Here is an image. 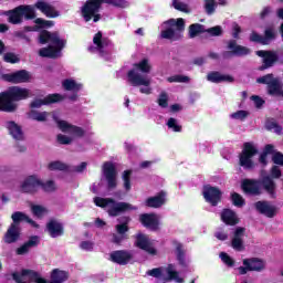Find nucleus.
Instances as JSON below:
<instances>
[{
    "label": "nucleus",
    "instance_id": "6e6552de",
    "mask_svg": "<svg viewBox=\"0 0 283 283\" xmlns=\"http://www.w3.org/2000/svg\"><path fill=\"white\" fill-rule=\"evenodd\" d=\"M254 156H258V148L253 143L245 142L239 154V166L243 167L247 171L255 169V161H253Z\"/></svg>",
    "mask_w": 283,
    "mask_h": 283
},
{
    "label": "nucleus",
    "instance_id": "473e14b6",
    "mask_svg": "<svg viewBox=\"0 0 283 283\" xmlns=\"http://www.w3.org/2000/svg\"><path fill=\"white\" fill-rule=\"evenodd\" d=\"M7 129L14 140H23V130L14 120L7 122Z\"/></svg>",
    "mask_w": 283,
    "mask_h": 283
},
{
    "label": "nucleus",
    "instance_id": "a211bd4d",
    "mask_svg": "<svg viewBox=\"0 0 283 283\" xmlns=\"http://www.w3.org/2000/svg\"><path fill=\"white\" fill-rule=\"evenodd\" d=\"M254 209L265 218H275L277 216V207L271 205L268 200H260L254 203Z\"/></svg>",
    "mask_w": 283,
    "mask_h": 283
},
{
    "label": "nucleus",
    "instance_id": "cd10ccee",
    "mask_svg": "<svg viewBox=\"0 0 283 283\" xmlns=\"http://www.w3.org/2000/svg\"><path fill=\"white\" fill-rule=\"evenodd\" d=\"M12 223L11 226L17 227L18 229H21V222H28L29 224H32V227H38L36 221L30 219L28 214L21 212V211H15L11 216Z\"/></svg>",
    "mask_w": 283,
    "mask_h": 283
},
{
    "label": "nucleus",
    "instance_id": "f03ea898",
    "mask_svg": "<svg viewBox=\"0 0 283 283\" xmlns=\"http://www.w3.org/2000/svg\"><path fill=\"white\" fill-rule=\"evenodd\" d=\"M30 90L21 86H10L4 92L0 93V112L7 114H14L19 109L21 101H28L30 97Z\"/></svg>",
    "mask_w": 283,
    "mask_h": 283
},
{
    "label": "nucleus",
    "instance_id": "680f3d73",
    "mask_svg": "<svg viewBox=\"0 0 283 283\" xmlns=\"http://www.w3.org/2000/svg\"><path fill=\"white\" fill-rule=\"evenodd\" d=\"M250 41L252 43H260L261 45H264V35H261L260 33L252 31L250 34Z\"/></svg>",
    "mask_w": 283,
    "mask_h": 283
},
{
    "label": "nucleus",
    "instance_id": "f8f14e48",
    "mask_svg": "<svg viewBox=\"0 0 283 283\" xmlns=\"http://www.w3.org/2000/svg\"><path fill=\"white\" fill-rule=\"evenodd\" d=\"M202 196L206 202L211 205V207H218V205L222 202V190L216 186H203Z\"/></svg>",
    "mask_w": 283,
    "mask_h": 283
},
{
    "label": "nucleus",
    "instance_id": "de8ad7c7",
    "mask_svg": "<svg viewBox=\"0 0 283 283\" xmlns=\"http://www.w3.org/2000/svg\"><path fill=\"white\" fill-rule=\"evenodd\" d=\"M62 85L66 92H78L81 90V84H77L74 80H64Z\"/></svg>",
    "mask_w": 283,
    "mask_h": 283
},
{
    "label": "nucleus",
    "instance_id": "338daca9",
    "mask_svg": "<svg viewBox=\"0 0 283 283\" xmlns=\"http://www.w3.org/2000/svg\"><path fill=\"white\" fill-rule=\"evenodd\" d=\"M272 163H274V165H280L281 167H283V154L280 151L274 153L272 156Z\"/></svg>",
    "mask_w": 283,
    "mask_h": 283
},
{
    "label": "nucleus",
    "instance_id": "aec40b11",
    "mask_svg": "<svg viewBox=\"0 0 283 283\" xmlns=\"http://www.w3.org/2000/svg\"><path fill=\"white\" fill-rule=\"evenodd\" d=\"M64 96L59 93H53L46 95L43 99H34L31 102L30 107L32 109H39V107H43V105H54V103H61L64 101Z\"/></svg>",
    "mask_w": 283,
    "mask_h": 283
},
{
    "label": "nucleus",
    "instance_id": "7ed1b4c3",
    "mask_svg": "<svg viewBox=\"0 0 283 283\" xmlns=\"http://www.w3.org/2000/svg\"><path fill=\"white\" fill-rule=\"evenodd\" d=\"M103 3H108V6H114L115 8H126L127 1L125 0H86L81 7V17L85 23H98L103 15L99 14L103 9Z\"/></svg>",
    "mask_w": 283,
    "mask_h": 283
},
{
    "label": "nucleus",
    "instance_id": "a878e982",
    "mask_svg": "<svg viewBox=\"0 0 283 283\" xmlns=\"http://www.w3.org/2000/svg\"><path fill=\"white\" fill-rule=\"evenodd\" d=\"M35 8L40 10L42 14H45L48 19H56V17L61 14L53 6L49 4L45 1H38L35 3Z\"/></svg>",
    "mask_w": 283,
    "mask_h": 283
},
{
    "label": "nucleus",
    "instance_id": "0e129e2a",
    "mask_svg": "<svg viewBox=\"0 0 283 283\" xmlns=\"http://www.w3.org/2000/svg\"><path fill=\"white\" fill-rule=\"evenodd\" d=\"M56 140L60 145H72V137H69L67 135L59 134Z\"/></svg>",
    "mask_w": 283,
    "mask_h": 283
},
{
    "label": "nucleus",
    "instance_id": "09e8293b",
    "mask_svg": "<svg viewBox=\"0 0 283 283\" xmlns=\"http://www.w3.org/2000/svg\"><path fill=\"white\" fill-rule=\"evenodd\" d=\"M4 63H11V65H14L15 63H21V57L12 52H7L3 55Z\"/></svg>",
    "mask_w": 283,
    "mask_h": 283
},
{
    "label": "nucleus",
    "instance_id": "4468645a",
    "mask_svg": "<svg viewBox=\"0 0 283 283\" xmlns=\"http://www.w3.org/2000/svg\"><path fill=\"white\" fill-rule=\"evenodd\" d=\"M139 222L148 231H160V218L154 212L139 214Z\"/></svg>",
    "mask_w": 283,
    "mask_h": 283
},
{
    "label": "nucleus",
    "instance_id": "864d4df0",
    "mask_svg": "<svg viewBox=\"0 0 283 283\" xmlns=\"http://www.w3.org/2000/svg\"><path fill=\"white\" fill-rule=\"evenodd\" d=\"M168 83H189L191 81L187 75H172L167 77Z\"/></svg>",
    "mask_w": 283,
    "mask_h": 283
},
{
    "label": "nucleus",
    "instance_id": "79ce46f5",
    "mask_svg": "<svg viewBox=\"0 0 283 283\" xmlns=\"http://www.w3.org/2000/svg\"><path fill=\"white\" fill-rule=\"evenodd\" d=\"M48 169L50 171H70V166H67V164L62 163V161H51L48 165Z\"/></svg>",
    "mask_w": 283,
    "mask_h": 283
},
{
    "label": "nucleus",
    "instance_id": "3c124183",
    "mask_svg": "<svg viewBox=\"0 0 283 283\" xmlns=\"http://www.w3.org/2000/svg\"><path fill=\"white\" fill-rule=\"evenodd\" d=\"M124 189L126 191L132 190V170H125L123 172Z\"/></svg>",
    "mask_w": 283,
    "mask_h": 283
},
{
    "label": "nucleus",
    "instance_id": "2f4dec72",
    "mask_svg": "<svg viewBox=\"0 0 283 283\" xmlns=\"http://www.w3.org/2000/svg\"><path fill=\"white\" fill-rule=\"evenodd\" d=\"M221 220L224 222V224H228V227H235L240 222V219H238V214H235V211L231 209H223L221 212Z\"/></svg>",
    "mask_w": 283,
    "mask_h": 283
},
{
    "label": "nucleus",
    "instance_id": "ddd939ff",
    "mask_svg": "<svg viewBox=\"0 0 283 283\" xmlns=\"http://www.w3.org/2000/svg\"><path fill=\"white\" fill-rule=\"evenodd\" d=\"M256 56L263 59V64L259 67L260 72H264V70H269V67H273L275 63H280V55L276 51H256Z\"/></svg>",
    "mask_w": 283,
    "mask_h": 283
},
{
    "label": "nucleus",
    "instance_id": "5701e85b",
    "mask_svg": "<svg viewBox=\"0 0 283 283\" xmlns=\"http://www.w3.org/2000/svg\"><path fill=\"white\" fill-rule=\"evenodd\" d=\"M50 280H40V283H65L70 280V272L61 269H53L51 271Z\"/></svg>",
    "mask_w": 283,
    "mask_h": 283
},
{
    "label": "nucleus",
    "instance_id": "9b49d317",
    "mask_svg": "<svg viewBox=\"0 0 283 283\" xmlns=\"http://www.w3.org/2000/svg\"><path fill=\"white\" fill-rule=\"evenodd\" d=\"M103 174L104 178L107 182V189L112 191V189H116L118 187V171L116 170V166L112 161H105L103 164Z\"/></svg>",
    "mask_w": 283,
    "mask_h": 283
},
{
    "label": "nucleus",
    "instance_id": "58836bf2",
    "mask_svg": "<svg viewBox=\"0 0 283 283\" xmlns=\"http://www.w3.org/2000/svg\"><path fill=\"white\" fill-rule=\"evenodd\" d=\"M93 43L98 50H103V48L109 45V39L103 38V32L98 31L93 38Z\"/></svg>",
    "mask_w": 283,
    "mask_h": 283
},
{
    "label": "nucleus",
    "instance_id": "f704fd0d",
    "mask_svg": "<svg viewBox=\"0 0 283 283\" xmlns=\"http://www.w3.org/2000/svg\"><path fill=\"white\" fill-rule=\"evenodd\" d=\"M119 224L115 227L118 235H125L129 231V223L132 222V217L123 216L117 219Z\"/></svg>",
    "mask_w": 283,
    "mask_h": 283
},
{
    "label": "nucleus",
    "instance_id": "4be33fe9",
    "mask_svg": "<svg viewBox=\"0 0 283 283\" xmlns=\"http://www.w3.org/2000/svg\"><path fill=\"white\" fill-rule=\"evenodd\" d=\"M165 202H167V192L161 190L156 196L148 197L144 205L148 209H160Z\"/></svg>",
    "mask_w": 283,
    "mask_h": 283
},
{
    "label": "nucleus",
    "instance_id": "0eeeda50",
    "mask_svg": "<svg viewBox=\"0 0 283 283\" xmlns=\"http://www.w3.org/2000/svg\"><path fill=\"white\" fill-rule=\"evenodd\" d=\"M260 85H268V94L283 98V82L282 78L275 77L273 73L265 74L256 78Z\"/></svg>",
    "mask_w": 283,
    "mask_h": 283
},
{
    "label": "nucleus",
    "instance_id": "4c0bfd02",
    "mask_svg": "<svg viewBox=\"0 0 283 283\" xmlns=\"http://www.w3.org/2000/svg\"><path fill=\"white\" fill-rule=\"evenodd\" d=\"M205 33H206L205 25L200 23H192L188 28L189 39H196V36H198L199 34H205Z\"/></svg>",
    "mask_w": 283,
    "mask_h": 283
},
{
    "label": "nucleus",
    "instance_id": "c756f323",
    "mask_svg": "<svg viewBox=\"0 0 283 283\" xmlns=\"http://www.w3.org/2000/svg\"><path fill=\"white\" fill-rule=\"evenodd\" d=\"M207 81H209L210 83H233V81H235V78H233V76L231 75H224L221 74L218 71H211L207 74Z\"/></svg>",
    "mask_w": 283,
    "mask_h": 283
},
{
    "label": "nucleus",
    "instance_id": "20e7f679",
    "mask_svg": "<svg viewBox=\"0 0 283 283\" xmlns=\"http://www.w3.org/2000/svg\"><path fill=\"white\" fill-rule=\"evenodd\" d=\"M39 43L45 45V43H52L48 48H42L39 51L40 56L43 59H56V54L65 48L67 41L62 40L59 32H50L48 30H42L39 34Z\"/></svg>",
    "mask_w": 283,
    "mask_h": 283
},
{
    "label": "nucleus",
    "instance_id": "4d7b16f0",
    "mask_svg": "<svg viewBox=\"0 0 283 283\" xmlns=\"http://www.w3.org/2000/svg\"><path fill=\"white\" fill-rule=\"evenodd\" d=\"M220 259L226 266H235V260H233L227 252H221Z\"/></svg>",
    "mask_w": 283,
    "mask_h": 283
},
{
    "label": "nucleus",
    "instance_id": "052dcab7",
    "mask_svg": "<svg viewBox=\"0 0 283 283\" xmlns=\"http://www.w3.org/2000/svg\"><path fill=\"white\" fill-rule=\"evenodd\" d=\"M230 116L234 120H244L245 118L249 117V112L248 111H237L235 113H232Z\"/></svg>",
    "mask_w": 283,
    "mask_h": 283
},
{
    "label": "nucleus",
    "instance_id": "69168bd1",
    "mask_svg": "<svg viewBox=\"0 0 283 283\" xmlns=\"http://www.w3.org/2000/svg\"><path fill=\"white\" fill-rule=\"evenodd\" d=\"M158 105L159 107L167 108L169 107V98L167 97V93H161L158 98Z\"/></svg>",
    "mask_w": 283,
    "mask_h": 283
},
{
    "label": "nucleus",
    "instance_id": "6ab92c4d",
    "mask_svg": "<svg viewBox=\"0 0 283 283\" xmlns=\"http://www.w3.org/2000/svg\"><path fill=\"white\" fill-rule=\"evenodd\" d=\"M45 231L50 238H61L65 235V226L57 219H50L46 222Z\"/></svg>",
    "mask_w": 283,
    "mask_h": 283
},
{
    "label": "nucleus",
    "instance_id": "423d86ee",
    "mask_svg": "<svg viewBox=\"0 0 283 283\" xmlns=\"http://www.w3.org/2000/svg\"><path fill=\"white\" fill-rule=\"evenodd\" d=\"M164 25H167L165 30H161V39H167L168 41H182L185 39V19H169L164 22Z\"/></svg>",
    "mask_w": 283,
    "mask_h": 283
},
{
    "label": "nucleus",
    "instance_id": "c9c22d12",
    "mask_svg": "<svg viewBox=\"0 0 283 283\" xmlns=\"http://www.w3.org/2000/svg\"><path fill=\"white\" fill-rule=\"evenodd\" d=\"M248 262V266L250 268V271H256L260 273V271H264L265 264L262 259L259 258H249L244 259Z\"/></svg>",
    "mask_w": 283,
    "mask_h": 283
},
{
    "label": "nucleus",
    "instance_id": "6e6d98bb",
    "mask_svg": "<svg viewBox=\"0 0 283 283\" xmlns=\"http://www.w3.org/2000/svg\"><path fill=\"white\" fill-rule=\"evenodd\" d=\"M172 6H174L175 10H178L179 12H185L186 14H189V12H190L189 6H187V3H185V2L174 0Z\"/></svg>",
    "mask_w": 283,
    "mask_h": 283
},
{
    "label": "nucleus",
    "instance_id": "c03bdc74",
    "mask_svg": "<svg viewBox=\"0 0 283 283\" xmlns=\"http://www.w3.org/2000/svg\"><path fill=\"white\" fill-rule=\"evenodd\" d=\"M22 17L27 19V21H31L32 19H36V12L34 11V8L30 6H20Z\"/></svg>",
    "mask_w": 283,
    "mask_h": 283
},
{
    "label": "nucleus",
    "instance_id": "9d476101",
    "mask_svg": "<svg viewBox=\"0 0 283 283\" xmlns=\"http://www.w3.org/2000/svg\"><path fill=\"white\" fill-rule=\"evenodd\" d=\"M134 238H135L134 247H136L137 249H140L142 251H145L146 253H148V255H158V250L154 248V243H151L149 235L143 232H137L134 235Z\"/></svg>",
    "mask_w": 283,
    "mask_h": 283
},
{
    "label": "nucleus",
    "instance_id": "f3484780",
    "mask_svg": "<svg viewBox=\"0 0 283 283\" xmlns=\"http://www.w3.org/2000/svg\"><path fill=\"white\" fill-rule=\"evenodd\" d=\"M56 124L59 129L63 132V134H71V136H74L75 138H83L85 136V129H83L81 126L72 125L65 120L56 119Z\"/></svg>",
    "mask_w": 283,
    "mask_h": 283
},
{
    "label": "nucleus",
    "instance_id": "5fc2aeb1",
    "mask_svg": "<svg viewBox=\"0 0 283 283\" xmlns=\"http://www.w3.org/2000/svg\"><path fill=\"white\" fill-rule=\"evenodd\" d=\"M34 23L40 29L53 28V25H54V21H52V20H44L43 18H36Z\"/></svg>",
    "mask_w": 283,
    "mask_h": 283
},
{
    "label": "nucleus",
    "instance_id": "f257e3e1",
    "mask_svg": "<svg viewBox=\"0 0 283 283\" xmlns=\"http://www.w3.org/2000/svg\"><path fill=\"white\" fill-rule=\"evenodd\" d=\"M270 174L259 179H244L241 184L242 191L247 196H262V191H265L270 197L276 198L277 184L273 178H282V170L280 167L273 166Z\"/></svg>",
    "mask_w": 283,
    "mask_h": 283
},
{
    "label": "nucleus",
    "instance_id": "b1692460",
    "mask_svg": "<svg viewBox=\"0 0 283 283\" xmlns=\"http://www.w3.org/2000/svg\"><path fill=\"white\" fill-rule=\"evenodd\" d=\"M247 232V228L238 227L234 231L232 241H231V247L234 251L242 252L244 251V233Z\"/></svg>",
    "mask_w": 283,
    "mask_h": 283
},
{
    "label": "nucleus",
    "instance_id": "774afa93",
    "mask_svg": "<svg viewBox=\"0 0 283 283\" xmlns=\"http://www.w3.org/2000/svg\"><path fill=\"white\" fill-rule=\"evenodd\" d=\"M147 275L150 277H163V268H155L153 270L147 271Z\"/></svg>",
    "mask_w": 283,
    "mask_h": 283
},
{
    "label": "nucleus",
    "instance_id": "e2e57ef3",
    "mask_svg": "<svg viewBox=\"0 0 283 283\" xmlns=\"http://www.w3.org/2000/svg\"><path fill=\"white\" fill-rule=\"evenodd\" d=\"M205 10L207 14H213L216 12V0H205Z\"/></svg>",
    "mask_w": 283,
    "mask_h": 283
},
{
    "label": "nucleus",
    "instance_id": "bf43d9fd",
    "mask_svg": "<svg viewBox=\"0 0 283 283\" xmlns=\"http://www.w3.org/2000/svg\"><path fill=\"white\" fill-rule=\"evenodd\" d=\"M206 33L210 36H222V27L216 25L209 29H206Z\"/></svg>",
    "mask_w": 283,
    "mask_h": 283
},
{
    "label": "nucleus",
    "instance_id": "8fccbe9b",
    "mask_svg": "<svg viewBox=\"0 0 283 283\" xmlns=\"http://www.w3.org/2000/svg\"><path fill=\"white\" fill-rule=\"evenodd\" d=\"M168 280H177L178 283H185L184 279L178 277V272L174 271V264L167 266Z\"/></svg>",
    "mask_w": 283,
    "mask_h": 283
},
{
    "label": "nucleus",
    "instance_id": "a19ab883",
    "mask_svg": "<svg viewBox=\"0 0 283 283\" xmlns=\"http://www.w3.org/2000/svg\"><path fill=\"white\" fill-rule=\"evenodd\" d=\"M48 116H50V113L48 112H38V111H30L29 113V118H31V120H36L38 123H45V120H48Z\"/></svg>",
    "mask_w": 283,
    "mask_h": 283
},
{
    "label": "nucleus",
    "instance_id": "72a5a7b5",
    "mask_svg": "<svg viewBox=\"0 0 283 283\" xmlns=\"http://www.w3.org/2000/svg\"><path fill=\"white\" fill-rule=\"evenodd\" d=\"M32 247H39V238L36 235L31 237L27 242H24L20 248L15 250L17 255H25L30 253Z\"/></svg>",
    "mask_w": 283,
    "mask_h": 283
},
{
    "label": "nucleus",
    "instance_id": "39448f33",
    "mask_svg": "<svg viewBox=\"0 0 283 283\" xmlns=\"http://www.w3.org/2000/svg\"><path fill=\"white\" fill-rule=\"evenodd\" d=\"M93 202L101 209H106V207L112 205V207H109L107 210V213L111 218H118L120 213H127L129 211H138V207L125 201L116 202L114 198L95 197Z\"/></svg>",
    "mask_w": 283,
    "mask_h": 283
},
{
    "label": "nucleus",
    "instance_id": "a18cd8bd",
    "mask_svg": "<svg viewBox=\"0 0 283 283\" xmlns=\"http://www.w3.org/2000/svg\"><path fill=\"white\" fill-rule=\"evenodd\" d=\"M230 200H231L232 205L234 207H238L239 209H242V207H244V205H247V200H244L242 198V195H240L238 192H232L230 195Z\"/></svg>",
    "mask_w": 283,
    "mask_h": 283
},
{
    "label": "nucleus",
    "instance_id": "412c9836",
    "mask_svg": "<svg viewBox=\"0 0 283 283\" xmlns=\"http://www.w3.org/2000/svg\"><path fill=\"white\" fill-rule=\"evenodd\" d=\"M40 178L36 175L28 176L22 185L21 190L23 193H36L39 191Z\"/></svg>",
    "mask_w": 283,
    "mask_h": 283
},
{
    "label": "nucleus",
    "instance_id": "e433bc0d",
    "mask_svg": "<svg viewBox=\"0 0 283 283\" xmlns=\"http://www.w3.org/2000/svg\"><path fill=\"white\" fill-rule=\"evenodd\" d=\"M277 39V31L275 27H266L263 35V45H269L271 41H275Z\"/></svg>",
    "mask_w": 283,
    "mask_h": 283
},
{
    "label": "nucleus",
    "instance_id": "49530a36",
    "mask_svg": "<svg viewBox=\"0 0 283 283\" xmlns=\"http://www.w3.org/2000/svg\"><path fill=\"white\" fill-rule=\"evenodd\" d=\"M134 67L139 70V72H143V74H149V72H151V65H149V60L147 59H143L140 62L135 63Z\"/></svg>",
    "mask_w": 283,
    "mask_h": 283
},
{
    "label": "nucleus",
    "instance_id": "7c9ffc66",
    "mask_svg": "<svg viewBox=\"0 0 283 283\" xmlns=\"http://www.w3.org/2000/svg\"><path fill=\"white\" fill-rule=\"evenodd\" d=\"M3 14L8 18V22L13 25H19L23 21V13L21 11V6L14 8L13 10L4 11Z\"/></svg>",
    "mask_w": 283,
    "mask_h": 283
},
{
    "label": "nucleus",
    "instance_id": "bb28decb",
    "mask_svg": "<svg viewBox=\"0 0 283 283\" xmlns=\"http://www.w3.org/2000/svg\"><path fill=\"white\" fill-rule=\"evenodd\" d=\"M172 247H175V253L178 264L180 266H187V250H185V245L178 240H172Z\"/></svg>",
    "mask_w": 283,
    "mask_h": 283
},
{
    "label": "nucleus",
    "instance_id": "603ef678",
    "mask_svg": "<svg viewBox=\"0 0 283 283\" xmlns=\"http://www.w3.org/2000/svg\"><path fill=\"white\" fill-rule=\"evenodd\" d=\"M168 129H172V132L180 133L182 132V126L178 124V119L170 117L167 122Z\"/></svg>",
    "mask_w": 283,
    "mask_h": 283
},
{
    "label": "nucleus",
    "instance_id": "13d9d810",
    "mask_svg": "<svg viewBox=\"0 0 283 283\" xmlns=\"http://www.w3.org/2000/svg\"><path fill=\"white\" fill-rule=\"evenodd\" d=\"M31 211H32L33 216H35L36 218H43L46 210H45V208H43V206L33 205L31 207Z\"/></svg>",
    "mask_w": 283,
    "mask_h": 283
},
{
    "label": "nucleus",
    "instance_id": "1a4fd4ad",
    "mask_svg": "<svg viewBox=\"0 0 283 283\" xmlns=\"http://www.w3.org/2000/svg\"><path fill=\"white\" fill-rule=\"evenodd\" d=\"M227 50L229 51L221 53L223 61H229L233 59V56H249V54H251V49L238 44L235 40L228 41Z\"/></svg>",
    "mask_w": 283,
    "mask_h": 283
},
{
    "label": "nucleus",
    "instance_id": "ea45409f",
    "mask_svg": "<svg viewBox=\"0 0 283 283\" xmlns=\"http://www.w3.org/2000/svg\"><path fill=\"white\" fill-rule=\"evenodd\" d=\"M39 189H42L44 193H54L56 191V182L54 180L43 181L40 179Z\"/></svg>",
    "mask_w": 283,
    "mask_h": 283
},
{
    "label": "nucleus",
    "instance_id": "c85d7f7f",
    "mask_svg": "<svg viewBox=\"0 0 283 283\" xmlns=\"http://www.w3.org/2000/svg\"><path fill=\"white\" fill-rule=\"evenodd\" d=\"M128 76V82L130 83V85H133V87H138L140 85H144L145 87H149L150 85V81L146 80L145 77H143V75L137 74L136 71L130 70L127 73Z\"/></svg>",
    "mask_w": 283,
    "mask_h": 283
},
{
    "label": "nucleus",
    "instance_id": "37998d69",
    "mask_svg": "<svg viewBox=\"0 0 283 283\" xmlns=\"http://www.w3.org/2000/svg\"><path fill=\"white\" fill-rule=\"evenodd\" d=\"M265 129H268V132H273L274 129L277 136H282V126H280V124H277V120L273 118L266 119Z\"/></svg>",
    "mask_w": 283,
    "mask_h": 283
},
{
    "label": "nucleus",
    "instance_id": "393cba45",
    "mask_svg": "<svg viewBox=\"0 0 283 283\" xmlns=\"http://www.w3.org/2000/svg\"><path fill=\"white\" fill-rule=\"evenodd\" d=\"M21 239V228H17V226H9L7 232L3 235L4 244H14V242H19Z\"/></svg>",
    "mask_w": 283,
    "mask_h": 283
},
{
    "label": "nucleus",
    "instance_id": "dca6fc26",
    "mask_svg": "<svg viewBox=\"0 0 283 283\" xmlns=\"http://www.w3.org/2000/svg\"><path fill=\"white\" fill-rule=\"evenodd\" d=\"M32 76L30 75V72L25 70L15 71L13 73H7L2 75V80H4L7 83H13L18 85L19 83H30V80Z\"/></svg>",
    "mask_w": 283,
    "mask_h": 283
},
{
    "label": "nucleus",
    "instance_id": "2eb2a0df",
    "mask_svg": "<svg viewBox=\"0 0 283 283\" xmlns=\"http://www.w3.org/2000/svg\"><path fill=\"white\" fill-rule=\"evenodd\" d=\"M109 260L114 264H119V266H127L134 260V254L129 250H115L111 252Z\"/></svg>",
    "mask_w": 283,
    "mask_h": 283
}]
</instances>
